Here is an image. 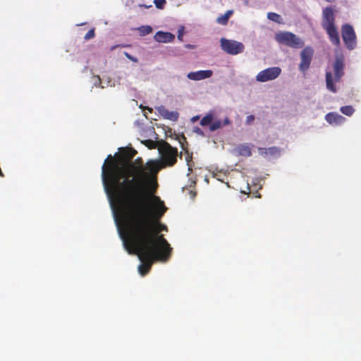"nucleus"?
Here are the masks:
<instances>
[{"mask_svg": "<svg viewBox=\"0 0 361 361\" xmlns=\"http://www.w3.org/2000/svg\"><path fill=\"white\" fill-rule=\"evenodd\" d=\"M221 49L231 55H236L244 51L243 43L231 39L222 38L221 39Z\"/></svg>", "mask_w": 361, "mask_h": 361, "instance_id": "9", "label": "nucleus"}, {"mask_svg": "<svg viewBox=\"0 0 361 361\" xmlns=\"http://www.w3.org/2000/svg\"><path fill=\"white\" fill-rule=\"evenodd\" d=\"M222 126V123L220 120H216L212 122V124L209 126L210 131H215Z\"/></svg>", "mask_w": 361, "mask_h": 361, "instance_id": "24", "label": "nucleus"}, {"mask_svg": "<svg viewBox=\"0 0 361 361\" xmlns=\"http://www.w3.org/2000/svg\"><path fill=\"white\" fill-rule=\"evenodd\" d=\"M154 39L158 42H170L174 39V35L170 32L158 31L154 35Z\"/></svg>", "mask_w": 361, "mask_h": 361, "instance_id": "16", "label": "nucleus"}, {"mask_svg": "<svg viewBox=\"0 0 361 361\" xmlns=\"http://www.w3.org/2000/svg\"><path fill=\"white\" fill-rule=\"evenodd\" d=\"M324 30H326L331 42L334 45L338 47L340 45L341 42H340L339 34H338V32L336 26L326 27V28H324Z\"/></svg>", "mask_w": 361, "mask_h": 361, "instance_id": "15", "label": "nucleus"}, {"mask_svg": "<svg viewBox=\"0 0 361 361\" xmlns=\"http://www.w3.org/2000/svg\"><path fill=\"white\" fill-rule=\"evenodd\" d=\"M154 3L157 8L163 9L165 4H166V0H154Z\"/></svg>", "mask_w": 361, "mask_h": 361, "instance_id": "26", "label": "nucleus"}, {"mask_svg": "<svg viewBox=\"0 0 361 361\" xmlns=\"http://www.w3.org/2000/svg\"><path fill=\"white\" fill-rule=\"evenodd\" d=\"M281 73V68L278 66L267 68L260 72L256 76V80L264 82L277 78Z\"/></svg>", "mask_w": 361, "mask_h": 361, "instance_id": "10", "label": "nucleus"}, {"mask_svg": "<svg viewBox=\"0 0 361 361\" xmlns=\"http://www.w3.org/2000/svg\"><path fill=\"white\" fill-rule=\"evenodd\" d=\"M159 151L161 155L160 160L152 159L146 163L147 170H149L154 176H157L161 169L173 166L177 162V148L173 147L166 142H163L159 147Z\"/></svg>", "mask_w": 361, "mask_h": 361, "instance_id": "4", "label": "nucleus"}, {"mask_svg": "<svg viewBox=\"0 0 361 361\" xmlns=\"http://www.w3.org/2000/svg\"><path fill=\"white\" fill-rule=\"evenodd\" d=\"M314 54V50L311 47H305L300 52L301 61L299 64V69L302 71H307L311 64Z\"/></svg>", "mask_w": 361, "mask_h": 361, "instance_id": "11", "label": "nucleus"}, {"mask_svg": "<svg viewBox=\"0 0 361 361\" xmlns=\"http://www.w3.org/2000/svg\"><path fill=\"white\" fill-rule=\"evenodd\" d=\"M276 39L279 43L283 44L292 48H301L304 45V42L300 38L289 32L277 34Z\"/></svg>", "mask_w": 361, "mask_h": 361, "instance_id": "7", "label": "nucleus"}, {"mask_svg": "<svg viewBox=\"0 0 361 361\" xmlns=\"http://www.w3.org/2000/svg\"><path fill=\"white\" fill-rule=\"evenodd\" d=\"M340 110L343 114L348 116L353 115L355 111L352 106H343Z\"/></svg>", "mask_w": 361, "mask_h": 361, "instance_id": "22", "label": "nucleus"}, {"mask_svg": "<svg viewBox=\"0 0 361 361\" xmlns=\"http://www.w3.org/2000/svg\"><path fill=\"white\" fill-rule=\"evenodd\" d=\"M262 154H276L280 152V149L277 147H271L268 148H261L260 149Z\"/></svg>", "mask_w": 361, "mask_h": 361, "instance_id": "21", "label": "nucleus"}, {"mask_svg": "<svg viewBox=\"0 0 361 361\" xmlns=\"http://www.w3.org/2000/svg\"><path fill=\"white\" fill-rule=\"evenodd\" d=\"M140 36H145L152 32V28L149 25H142L137 28Z\"/></svg>", "mask_w": 361, "mask_h": 361, "instance_id": "20", "label": "nucleus"}, {"mask_svg": "<svg viewBox=\"0 0 361 361\" xmlns=\"http://www.w3.org/2000/svg\"><path fill=\"white\" fill-rule=\"evenodd\" d=\"M232 14L233 11H227L224 15H221L217 18L216 22L220 25H225L228 23V19Z\"/></svg>", "mask_w": 361, "mask_h": 361, "instance_id": "18", "label": "nucleus"}, {"mask_svg": "<svg viewBox=\"0 0 361 361\" xmlns=\"http://www.w3.org/2000/svg\"><path fill=\"white\" fill-rule=\"evenodd\" d=\"M108 173L114 184L111 197H108L113 211L119 206L134 207L142 203V199L146 197L145 190L148 188L153 195L158 185L157 176L147 170L141 157H137L135 162L125 163L121 166L112 162Z\"/></svg>", "mask_w": 361, "mask_h": 361, "instance_id": "1", "label": "nucleus"}, {"mask_svg": "<svg viewBox=\"0 0 361 361\" xmlns=\"http://www.w3.org/2000/svg\"><path fill=\"white\" fill-rule=\"evenodd\" d=\"M325 119L330 124H339L345 120V118L336 113L330 112L325 116Z\"/></svg>", "mask_w": 361, "mask_h": 361, "instance_id": "17", "label": "nucleus"}, {"mask_svg": "<svg viewBox=\"0 0 361 361\" xmlns=\"http://www.w3.org/2000/svg\"><path fill=\"white\" fill-rule=\"evenodd\" d=\"M194 132H195L196 133L201 135H204L203 131L198 127L195 128Z\"/></svg>", "mask_w": 361, "mask_h": 361, "instance_id": "30", "label": "nucleus"}, {"mask_svg": "<svg viewBox=\"0 0 361 361\" xmlns=\"http://www.w3.org/2000/svg\"><path fill=\"white\" fill-rule=\"evenodd\" d=\"M213 71L212 70L197 71L194 72H190L187 75V78L191 80H201L207 78H209L212 76Z\"/></svg>", "mask_w": 361, "mask_h": 361, "instance_id": "13", "label": "nucleus"}, {"mask_svg": "<svg viewBox=\"0 0 361 361\" xmlns=\"http://www.w3.org/2000/svg\"><path fill=\"white\" fill-rule=\"evenodd\" d=\"M267 18L269 20L276 23H280V20H281V16L274 12L268 13Z\"/></svg>", "mask_w": 361, "mask_h": 361, "instance_id": "23", "label": "nucleus"}, {"mask_svg": "<svg viewBox=\"0 0 361 361\" xmlns=\"http://www.w3.org/2000/svg\"><path fill=\"white\" fill-rule=\"evenodd\" d=\"M134 231L133 238L122 233L121 235L128 252L137 255L141 261L138 271L141 276H145L154 262H166L169 259L172 247L161 236L158 241L154 240L146 226H137Z\"/></svg>", "mask_w": 361, "mask_h": 361, "instance_id": "3", "label": "nucleus"}, {"mask_svg": "<svg viewBox=\"0 0 361 361\" xmlns=\"http://www.w3.org/2000/svg\"><path fill=\"white\" fill-rule=\"evenodd\" d=\"M97 82L99 83V85H100V84H101V80H100V78H99V76H97V77L96 78L95 85H96Z\"/></svg>", "mask_w": 361, "mask_h": 361, "instance_id": "33", "label": "nucleus"}, {"mask_svg": "<svg viewBox=\"0 0 361 361\" xmlns=\"http://www.w3.org/2000/svg\"><path fill=\"white\" fill-rule=\"evenodd\" d=\"M199 118H200V116H196L192 117L191 120H192V121L195 122V121L199 120Z\"/></svg>", "mask_w": 361, "mask_h": 361, "instance_id": "32", "label": "nucleus"}, {"mask_svg": "<svg viewBox=\"0 0 361 361\" xmlns=\"http://www.w3.org/2000/svg\"><path fill=\"white\" fill-rule=\"evenodd\" d=\"M334 79H333L332 73L330 71L326 73V85L328 90L332 92H336L337 89L334 83L338 82L341 80V78L344 75V57L342 54L336 56L335 61L333 64Z\"/></svg>", "mask_w": 361, "mask_h": 361, "instance_id": "6", "label": "nucleus"}, {"mask_svg": "<svg viewBox=\"0 0 361 361\" xmlns=\"http://www.w3.org/2000/svg\"><path fill=\"white\" fill-rule=\"evenodd\" d=\"M240 154H243V155L250 156L251 155V151L249 149V147H243L240 149Z\"/></svg>", "mask_w": 361, "mask_h": 361, "instance_id": "28", "label": "nucleus"}, {"mask_svg": "<svg viewBox=\"0 0 361 361\" xmlns=\"http://www.w3.org/2000/svg\"><path fill=\"white\" fill-rule=\"evenodd\" d=\"M228 123H229V120L228 118H226L224 121V124H228Z\"/></svg>", "mask_w": 361, "mask_h": 361, "instance_id": "34", "label": "nucleus"}, {"mask_svg": "<svg viewBox=\"0 0 361 361\" xmlns=\"http://www.w3.org/2000/svg\"><path fill=\"white\" fill-rule=\"evenodd\" d=\"M255 120V116L253 115L247 116L246 118V124L250 125Z\"/></svg>", "mask_w": 361, "mask_h": 361, "instance_id": "29", "label": "nucleus"}, {"mask_svg": "<svg viewBox=\"0 0 361 361\" xmlns=\"http://www.w3.org/2000/svg\"><path fill=\"white\" fill-rule=\"evenodd\" d=\"M153 200L156 202L153 212L149 210L146 197L142 199V203L134 207L122 205L116 207V210L114 212L116 216L119 215L123 221L124 226L123 235L133 238L136 227L146 226L154 240L158 241L159 238L161 236L168 243L164 235L160 234L161 231H167V227L166 225L159 223V219L164 214L167 208L158 196H154ZM116 219H117V216H116Z\"/></svg>", "mask_w": 361, "mask_h": 361, "instance_id": "2", "label": "nucleus"}, {"mask_svg": "<svg viewBox=\"0 0 361 361\" xmlns=\"http://www.w3.org/2000/svg\"><path fill=\"white\" fill-rule=\"evenodd\" d=\"M121 157L115 159L112 157V156L110 154L108 156L107 159H106L104 164L102 166V182L104 188V190L107 195L108 197H111V192L114 188V184L112 183L111 180L109 178V166L111 163L116 162L117 166H121L123 164H125V163H132V159L137 154V151L134 149L130 148V149H123L121 148Z\"/></svg>", "mask_w": 361, "mask_h": 361, "instance_id": "5", "label": "nucleus"}, {"mask_svg": "<svg viewBox=\"0 0 361 361\" xmlns=\"http://www.w3.org/2000/svg\"><path fill=\"white\" fill-rule=\"evenodd\" d=\"M341 35L343 40L349 50H353L355 48L356 35L352 25L349 24H345L341 28Z\"/></svg>", "mask_w": 361, "mask_h": 361, "instance_id": "8", "label": "nucleus"}, {"mask_svg": "<svg viewBox=\"0 0 361 361\" xmlns=\"http://www.w3.org/2000/svg\"><path fill=\"white\" fill-rule=\"evenodd\" d=\"M322 27H329L335 26V16L331 7H326L322 11Z\"/></svg>", "mask_w": 361, "mask_h": 361, "instance_id": "12", "label": "nucleus"}, {"mask_svg": "<svg viewBox=\"0 0 361 361\" xmlns=\"http://www.w3.org/2000/svg\"><path fill=\"white\" fill-rule=\"evenodd\" d=\"M214 120V115L212 113H208L205 116H204L200 121V125L202 126H207L212 124V122Z\"/></svg>", "mask_w": 361, "mask_h": 361, "instance_id": "19", "label": "nucleus"}, {"mask_svg": "<svg viewBox=\"0 0 361 361\" xmlns=\"http://www.w3.org/2000/svg\"><path fill=\"white\" fill-rule=\"evenodd\" d=\"M157 109L159 114L164 119H168L172 121H176L178 119L179 114L177 111H171L162 105L157 107Z\"/></svg>", "mask_w": 361, "mask_h": 361, "instance_id": "14", "label": "nucleus"}, {"mask_svg": "<svg viewBox=\"0 0 361 361\" xmlns=\"http://www.w3.org/2000/svg\"><path fill=\"white\" fill-rule=\"evenodd\" d=\"M125 54H126V56L129 59H130V60H132V61H136V59H133V57H132L129 54L126 53Z\"/></svg>", "mask_w": 361, "mask_h": 361, "instance_id": "31", "label": "nucleus"}, {"mask_svg": "<svg viewBox=\"0 0 361 361\" xmlns=\"http://www.w3.org/2000/svg\"><path fill=\"white\" fill-rule=\"evenodd\" d=\"M95 35V32H94V29H91L85 35L84 38L86 40H88L90 39H92L94 37Z\"/></svg>", "mask_w": 361, "mask_h": 361, "instance_id": "27", "label": "nucleus"}, {"mask_svg": "<svg viewBox=\"0 0 361 361\" xmlns=\"http://www.w3.org/2000/svg\"><path fill=\"white\" fill-rule=\"evenodd\" d=\"M142 143H144L149 149H155L157 147V142L152 140H145Z\"/></svg>", "mask_w": 361, "mask_h": 361, "instance_id": "25", "label": "nucleus"}]
</instances>
